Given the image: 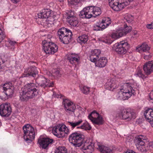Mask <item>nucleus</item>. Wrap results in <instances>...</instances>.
<instances>
[{
  "label": "nucleus",
  "mask_w": 153,
  "mask_h": 153,
  "mask_svg": "<svg viewBox=\"0 0 153 153\" xmlns=\"http://www.w3.org/2000/svg\"><path fill=\"white\" fill-rule=\"evenodd\" d=\"M111 23L110 18L106 17L103 19L100 24H97L94 26V30H102L108 26Z\"/></svg>",
  "instance_id": "nucleus-13"
},
{
  "label": "nucleus",
  "mask_w": 153,
  "mask_h": 153,
  "mask_svg": "<svg viewBox=\"0 0 153 153\" xmlns=\"http://www.w3.org/2000/svg\"><path fill=\"white\" fill-rule=\"evenodd\" d=\"M61 130V127L57 126L53 128L52 132L53 134L59 138L64 137V133Z\"/></svg>",
  "instance_id": "nucleus-24"
},
{
  "label": "nucleus",
  "mask_w": 153,
  "mask_h": 153,
  "mask_svg": "<svg viewBox=\"0 0 153 153\" xmlns=\"http://www.w3.org/2000/svg\"><path fill=\"white\" fill-rule=\"evenodd\" d=\"M142 136H138L135 137L134 139V142L137 148L141 152L146 151L145 146V140L142 138Z\"/></svg>",
  "instance_id": "nucleus-14"
},
{
  "label": "nucleus",
  "mask_w": 153,
  "mask_h": 153,
  "mask_svg": "<svg viewBox=\"0 0 153 153\" xmlns=\"http://www.w3.org/2000/svg\"><path fill=\"white\" fill-rule=\"evenodd\" d=\"M132 85L128 83L126 84L123 85L122 89L120 90V94H122L125 99L130 97L135 93V88L134 87V89L133 88Z\"/></svg>",
  "instance_id": "nucleus-8"
},
{
  "label": "nucleus",
  "mask_w": 153,
  "mask_h": 153,
  "mask_svg": "<svg viewBox=\"0 0 153 153\" xmlns=\"http://www.w3.org/2000/svg\"><path fill=\"white\" fill-rule=\"evenodd\" d=\"M93 8L94 10V17H95L101 14V11L100 7H93Z\"/></svg>",
  "instance_id": "nucleus-40"
},
{
  "label": "nucleus",
  "mask_w": 153,
  "mask_h": 153,
  "mask_svg": "<svg viewBox=\"0 0 153 153\" xmlns=\"http://www.w3.org/2000/svg\"><path fill=\"white\" fill-rule=\"evenodd\" d=\"M143 68L146 75L151 74L153 72V60L146 62L143 65Z\"/></svg>",
  "instance_id": "nucleus-19"
},
{
  "label": "nucleus",
  "mask_w": 153,
  "mask_h": 153,
  "mask_svg": "<svg viewBox=\"0 0 153 153\" xmlns=\"http://www.w3.org/2000/svg\"><path fill=\"white\" fill-rule=\"evenodd\" d=\"M120 3H119L118 5H117V4L116 5V7H119V6H120Z\"/></svg>",
  "instance_id": "nucleus-59"
},
{
  "label": "nucleus",
  "mask_w": 153,
  "mask_h": 153,
  "mask_svg": "<svg viewBox=\"0 0 153 153\" xmlns=\"http://www.w3.org/2000/svg\"><path fill=\"white\" fill-rule=\"evenodd\" d=\"M53 140L48 138H42L39 139L38 142L40 147L43 149H46L47 148L49 144L51 143Z\"/></svg>",
  "instance_id": "nucleus-20"
},
{
  "label": "nucleus",
  "mask_w": 153,
  "mask_h": 153,
  "mask_svg": "<svg viewBox=\"0 0 153 153\" xmlns=\"http://www.w3.org/2000/svg\"><path fill=\"white\" fill-rule=\"evenodd\" d=\"M68 59L69 60L70 63L72 64H73L75 62H78L79 61L78 56L74 54L69 55L68 57Z\"/></svg>",
  "instance_id": "nucleus-31"
},
{
  "label": "nucleus",
  "mask_w": 153,
  "mask_h": 153,
  "mask_svg": "<svg viewBox=\"0 0 153 153\" xmlns=\"http://www.w3.org/2000/svg\"><path fill=\"white\" fill-rule=\"evenodd\" d=\"M121 31H122L121 30H120L119 28L117 30L116 32L113 33L112 34V38L114 39H117L123 36Z\"/></svg>",
  "instance_id": "nucleus-35"
},
{
  "label": "nucleus",
  "mask_w": 153,
  "mask_h": 153,
  "mask_svg": "<svg viewBox=\"0 0 153 153\" xmlns=\"http://www.w3.org/2000/svg\"><path fill=\"white\" fill-rule=\"evenodd\" d=\"M52 12L49 9H44L42 10L41 12L38 14V16L39 18L48 19L49 17H51Z\"/></svg>",
  "instance_id": "nucleus-21"
},
{
  "label": "nucleus",
  "mask_w": 153,
  "mask_h": 153,
  "mask_svg": "<svg viewBox=\"0 0 153 153\" xmlns=\"http://www.w3.org/2000/svg\"><path fill=\"white\" fill-rule=\"evenodd\" d=\"M150 48L146 43H143L141 45H138L136 48V51L140 53L142 51L147 52L149 50Z\"/></svg>",
  "instance_id": "nucleus-27"
},
{
  "label": "nucleus",
  "mask_w": 153,
  "mask_h": 153,
  "mask_svg": "<svg viewBox=\"0 0 153 153\" xmlns=\"http://www.w3.org/2000/svg\"><path fill=\"white\" fill-rule=\"evenodd\" d=\"M42 43L43 49L46 53L53 54L58 51V46L52 42L44 40Z\"/></svg>",
  "instance_id": "nucleus-5"
},
{
  "label": "nucleus",
  "mask_w": 153,
  "mask_h": 153,
  "mask_svg": "<svg viewBox=\"0 0 153 153\" xmlns=\"http://www.w3.org/2000/svg\"><path fill=\"white\" fill-rule=\"evenodd\" d=\"M1 126V125H0V127Z\"/></svg>",
  "instance_id": "nucleus-60"
},
{
  "label": "nucleus",
  "mask_w": 153,
  "mask_h": 153,
  "mask_svg": "<svg viewBox=\"0 0 153 153\" xmlns=\"http://www.w3.org/2000/svg\"><path fill=\"white\" fill-rule=\"evenodd\" d=\"M84 136L77 132L72 133L69 137L70 142L75 147H79L83 144Z\"/></svg>",
  "instance_id": "nucleus-4"
},
{
  "label": "nucleus",
  "mask_w": 153,
  "mask_h": 153,
  "mask_svg": "<svg viewBox=\"0 0 153 153\" xmlns=\"http://www.w3.org/2000/svg\"><path fill=\"white\" fill-rule=\"evenodd\" d=\"M52 74L56 78H57L59 77H60L61 75L60 71L57 69H55L54 70Z\"/></svg>",
  "instance_id": "nucleus-43"
},
{
  "label": "nucleus",
  "mask_w": 153,
  "mask_h": 153,
  "mask_svg": "<svg viewBox=\"0 0 153 153\" xmlns=\"http://www.w3.org/2000/svg\"><path fill=\"white\" fill-rule=\"evenodd\" d=\"M1 89L4 90V92L6 93V95L10 97L13 94L14 92V87L12 85V83L9 82L4 84L3 87H1Z\"/></svg>",
  "instance_id": "nucleus-18"
},
{
  "label": "nucleus",
  "mask_w": 153,
  "mask_h": 153,
  "mask_svg": "<svg viewBox=\"0 0 153 153\" xmlns=\"http://www.w3.org/2000/svg\"><path fill=\"white\" fill-rule=\"evenodd\" d=\"M137 75L139 77L141 78L142 79H145L147 77V75H146L144 74L142 71L139 69L138 70Z\"/></svg>",
  "instance_id": "nucleus-41"
},
{
  "label": "nucleus",
  "mask_w": 153,
  "mask_h": 153,
  "mask_svg": "<svg viewBox=\"0 0 153 153\" xmlns=\"http://www.w3.org/2000/svg\"><path fill=\"white\" fill-rule=\"evenodd\" d=\"M105 148L106 149L105 151H103L104 153H113V150L112 149L108 146Z\"/></svg>",
  "instance_id": "nucleus-48"
},
{
  "label": "nucleus",
  "mask_w": 153,
  "mask_h": 153,
  "mask_svg": "<svg viewBox=\"0 0 153 153\" xmlns=\"http://www.w3.org/2000/svg\"><path fill=\"white\" fill-rule=\"evenodd\" d=\"M36 82L41 87L45 88L48 85L49 80L47 79L43 76H41L36 79Z\"/></svg>",
  "instance_id": "nucleus-23"
},
{
  "label": "nucleus",
  "mask_w": 153,
  "mask_h": 153,
  "mask_svg": "<svg viewBox=\"0 0 153 153\" xmlns=\"http://www.w3.org/2000/svg\"><path fill=\"white\" fill-rule=\"evenodd\" d=\"M101 53V51L99 49H94L91 51L89 57L90 60L93 62H95Z\"/></svg>",
  "instance_id": "nucleus-22"
},
{
  "label": "nucleus",
  "mask_w": 153,
  "mask_h": 153,
  "mask_svg": "<svg viewBox=\"0 0 153 153\" xmlns=\"http://www.w3.org/2000/svg\"><path fill=\"white\" fill-rule=\"evenodd\" d=\"M60 41L64 44H68L71 41L72 36L65 34L63 36H60L59 37Z\"/></svg>",
  "instance_id": "nucleus-29"
},
{
  "label": "nucleus",
  "mask_w": 153,
  "mask_h": 153,
  "mask_svg": "<svg viewBox=\"0 0 153 153\" xmlns=\"http://www.w3.org/2000/svg\"><path fill=\"white\" fill-rule=\"evenodd\" d=\"M89 88L85 86H83L81 88L82 92L85 94H88L89 92Z\"/></svg>",
  "instance_id": "nucleus-44"
},
{
  "label": "nucleus",
  "mask_w": 153,
  "mask_h": 153,
  "mask_svg": "<svg viewBox=\"0 0 153 153\" xmlns=\"http://www.w3.org/2000/svg\"><path fill=\"white\" fill-rule=\"evenodd\" d=\"M1 87H3V86H0V92L2 91V90H3V89L1 88Z\"/></svg>",
  "instance_id": "nucleus-58"
},
{
  "label": "nucleus",
  "mask_w": 153,
  "mask_h": 153,
  "mask_svg": "<svg viewBox=\"0 0 153 153\" xmlns=\"http://www.w3.org/2000/svg\"><path fill=\"white\" fill-rule=\"evenodd\" d=\"M57 34L59 37L65 36V34H68L70 36H72L73 35L72 32L69 29L65 27L60 29L57 32Z\"/></svg>",
  "instance_id": "nucleus-26"
},
{
  "label": "nucleus",
  "mask_w": 153,
  "mask_h": 153,
  "mask_svg": "<svg viewBox=\"0 0 153 153\" xmlns=\"http://www.w3.org/2000/svg\"><path fill=\"white\" fill-rule=\"evenodd\" d=\"M125 0H108L110 6L114 11H119L129 4V2L124 1Z\"/></svg>",
  "instance_id": "nucleus-6"
},
{
  "label": "nucleus",
  "mask_w": 153,
  "mask_h": 153,
  "mask_svg": "<svg viewBox=\"0 0 153 153\" xmlns=\"http://www.w3.org/2000/svg\"><path fill=\"white\" fill-rule=\"evenodd\" d=\"M66 15L67 21L76 17V13L72 10H70L66 12Z\"/></svg>",
  "instance_id": "nucleus-33"
},
{
  "label": "nucleus",
  "mask_w": 153,
  "mask_h": 153,
  "mask_svg": "<svg viewBox=\"0 0 153 153\" xmlns=\"http://www.w3.org/2000/svg\"><path fill=\"white\" fill-rule=\"evenodd\" d=\"M106 88L110 90H113L114 89L117 87V85L116 81L114 79H108L105 84Z\"/></svg>",
  "instance_id": "nucleus-25"
},
{
  "label": "nucleus",
  "mask_w": 153,
  "mask_h": 153,
  "mask_svg": "<svg viewBox=\"0 0 153 153\" xmlns=\"http://www.w3.org/2000/svg\"><path fill=\"white\" fill-rule=\"evenodd\" d=\"M59 127H61V131H63L64 128H65L66 126L63 124H59L57 125Z\"/></svg>",
  "instance_id": "nucleus-49"
},
{
  "label": "nucleus",
  "mask_w": 153,
  "mask_h": 153,
  "mask_svg": "<svg viewBox=\"0 0 153 153\" xmlns=\"http://www.w3.org/2000/svg\"><path fill=\"white\" fill-rule=\"evenodd\" d=\"M37 86L34 83H28L22 88L20 94V99L22 101H27L36 97L38 94Z\"/></svg>",
  "instance_id": "nucleus-1"
},
{
  "label": "nucleus",
  "mask_w": 153,
  "mask_h": 153,
  "mask_svg": "<svg viewBox=\"0 0 153 153\" xmlns=\"http://www.w3.org/2000/svg\"><path fill=\"white\" fill-rule=\"evenodd\" d=\"M23 129L24 139L29 143L32 142L35 137V133L33 127L30 125L28 124L23 127Z\"/></svg>",
  "instance_id": "nucleus-3"
},
{
  "label": "nucleus",
  "mask_w": 153,
  "mask_h": 153,
  "mask_svg": "<svg viewBox=\"0 0 153 153\" xmlns=\"http://www.w3.org/2000/svg\"><path fill=\"white\" fill-rule=\"evenodd\" d=\"M82 122V120H80L77 122H67L68 124L72 128H74L80 125Z\"/></svg>",
  "instance_id": "nucleus-37"
},
{
  "label": "nucleus",
  "mask_w": 153,
  "mask_h": 153,
  "mask_svg": "<svg viewBox=\"0 0 153 153\" xmlns=\"http://www.w3.org/2000/svg\"><path fill=\"white\" fill-rule=\"evenodd\" d=\"M77 128H80L87 131L91 130V127L88 123L85 122L83 123V124L80 127H77Z\"/></svg>",
  "instance_id": "nucleus-36"
},
{
  "label": "nucleus",
  "mask_w": 153,
  "mask_h": 153,
  "mask_svg": "<svg viewBox=\"0 0 153 153\" xmlns=\"http://www.w3.org/2000/svg\"><path fill=\"white\" fill-rule=\"evenodd\" d=\"M7 42L9 44L11 45L14 46L16 43V42L15 41H13L10 40H8L7 41Z\"/></svg>",
  "instance_id": "nucleus-53"
},
{
  "label": "nucleus",
  "mask_w": 153,
  "mask_h": 153,
  "mask_svg": "<svg viewBox=\"0 0 153 153\" xmlns=\"http://www.w3.org/2000/svg\"><path fill=\"white\" fill-rule=\"evenodd\" d=\"M38 73L36 68L34 66H30L26 68L23 74V76L24 77H35Z\"/></svg>",
  "instance_id": "nucleus-15"
},
{
  "label": "nucleus",
  "mask_w": 153,
  "mask_h": 153,
  "mask_svg": "<svg viewBox=\"0 0 153 153\" xmlns=\"http://www.w3.org/2000/svg\"><path fill=\"white\" fill-rule=\"evenodd\" d=\"M120 30H121V33L122 34L123 36L126 35L128 33L131 32V27L130 26H128L126 24L124 25L123 28L122 27L119 28Z\"/></svg>",
  "instance_id": "nucleus-30"
},
{
  "label": "nucleus",
  "mask_w": 153,
  "mask_h": 153,
  "mask_svg": "<svg viewBox=\"0 0 153 153\" xmlns=\"http://www.w3.org/2000/svg\"><path fill=\"white\" fill-rule=\"evenodd\" d=\"M54 85V82H50V80H49V82H48V85H47V87H52Z\"/></svg>",
  "instance_id": "nucleus-52"
},
{
  "label": "nucleus",
  "mask_w": 153,
  "mask_h": 153,
  "mask_svg": "<svg viewBox=\"0 0 153 153\" xmlns=\"http://www.w3.org/2000/svg\"><path fill=\"white\" fill-rule=\"evenodd\" d=\"M11 1L13 3L15 4L17 3L19 1V0H11Z\"/></svg>",
  "instance_id": "nucleus-56"
},
{
  "label": "nucleus",
  "mask_w": 153,
  "mask_h": 153,
  "mask_svg": "<svg viewBox=\"0 0 153 153\" xmlns=\"http://www.w3.org/2000/svg\"><path fill=\"white\" fill-rule=\"evenodd\" d=\"M129 47V45L127 42L122 41L115 44L112 48L117 53L123 55L126 53Z\"/></svg>",
  "instance_id": "nucleus-7"
},
{
  "label": "nucleus",
  "mask_w": 153,
  "mask_h": 153,
  "mask_svg": "<svg viewBox=\"0 0 153 153\" xmlns=\"http://www.w3.org/2000/svg\"><path fill=\"white\" fill-rule=\"evenodd\" d=\"M4 90H2L0 92V97L3 100H5L8 98V96L6 95V93L4 92Z\"/></svg>",
  "instance_id": "nucleus-42"
},
{
  "label": "nucleus",
  "mask_w": 153,
  "mask_h": 153,
  "mask_svg": "<svg viewBox=\"0 0 153 153\" xmlns=\"http://www.w3.org/2000/svg\"><path fill=\"white\" fill-rule=\"evenodd\" d=\"M144 116L146 121L153 127V109L148 108L144 112Z\"/></svg>",
  "instance_id": "nucleus-16"
},
{
  "label": "nucleus",
  "mask_w": 153,
  "mask_h": 153,
  "mask_svg": "<svg viewBox=\"0 0 153 153\" xmlns=\"http://www.w3.org/2000/svg\"><path fill=\"white\" fill-rule=\"evenodd\" d=\"M150 98L151 100H153V90L150 93Z\"/></svg>",
  "instance_id": "nucleus-54"
},
{
  "label": "nucleus",
  "mask_w": 153,
  "mask_h": 153,
  "mask_svg": "<svg viewBox=\"0 0 153 153\" xmlns=\"http://www.w3.org/2000/svg\"><path fill=\"white\" fill-rule=\"evenodd\" d=\"M5 37V36L4 33L3 32L2 30L0 28V43L2 41Z\"/></svg>",
  "instance_id": "nucleus-45"
},
{
  "label": "nucleus",
  "mask_w": 153,
  "mask_h": 153,
  "mask_svg": "<svg viewBox=\"0 0 153 153\" xmlns=\"http://www.w3.org/2000/svg\"><path fill=\"white\" fill-rule=\"evenodd\" d=\"M63 131L64 133V137L65 136V134H68L69 132V130L68 128L66 126L65 128L63 129Z\"/></svg>",
  "instance_id": "nucleus-51"
},
{
  "label": "nucleus",
  "mask_w": 153,
  "mask_h": 153,
  "mask_svg": "<svg viewBox=\"0 0 153 153\" xmlns=\"http://www.w3.org/2000/svg\"><path fill=\"white\" fill-rule=\"evenodd\" d=\"M62 103L66 114L68 115L71 114L72 115L74 114V111L76 109V107L72 102L67 99H64Z\"/></svg>",
  "instance_id": "nucleus-9"
},
{
  "label": "nucleus",
  "mask_w": 153,
  "mask_h": 153,
  "mask_svg": "<svg viewBox=\"0 0 153 153\" xmlns=\"http://www.w3.org/2000/svg\"><path fill=\"white\" fill-rule=\"evenodd\" d=\"M91 142H86L84 143L82 149L84 153H92L94 150V148H96L95 144Z\"/></svg>",
  "instance_id": "nucleus-17"
},
{
  "label": "nucleus",
  "mask_w": 153,
  "mask_h": 153,
  "mask_svg": "<svg viewBox=\"0 0 153 153\" xmlns=\"http://www.w3.org/2000/svg\"><path fill=\"white\" fill-rule=\"evenodd\" d=\"M136 114L134 110L128 108L120 109L115 117L116 118H119L127 121H130L136 118Z\"/></svg>",
  "instance_id": "nucleus-2"
},
{
  "label": "nucleus",
  "mask_w": 153,
  "mask_h": 153,
  "mask_svg": "<svg viewBox=\"0 0 153 153\" xmlns=\"http://www.w3.org/2000/svg\"><path fill=\"white\" fill-rule=\"evenodd\" d=\"M55 153H67V149L64 146H59L55 150Z\"/></svg>",
  "instance_id": "nucleus-38"
},
{
  "label": "nucleus",
  "mask_w": 153,
  "mask_h": 153,
  "mask_svg": "<svg viewBox=\"0 0 153 153\" xmlns=\"http://www.w3.org/2000/svg\"><path fill=\"white\" fill-rule=\"evenodd\" d=\"M69 20V21H67L68 22L70 25L73 26H76L78 23L77 19L76 17Z\"/></svg>",
  "instance_id": "nucleus-39"
},
{
  "label": "nucleus",
  "mask_w": 153,
  "mask_h": 153,
  "mask_svg": "<svg viewBox=\"0 0 153 153\" xmlns=\"http://www.w3.org/2000/svg\"><path fill=\"white\" fill-rule=\"evenodd\" d=\"M2 62L3 63H4L5 62L4 61L2 60V59L0 58V69L1 68V62Z\"/></svg>",
  "instance_id": "nucleus-57"
},
{
  "label": "nucleus",
  "mask_w": 153,
  "mask_h": 153,
  "mask_svg": "<svg viewBox=\"0 0 153 153\" xmlns=\"http://www.w3.org/2000/svg\"><path fill=\"white\" fill-rule=\"evenodd\" d=\"M88 118L94 123L97 125H101L104 123L102 117L95 111H93L88 115Z\"/></svg>",
  "instance_id": "nucleus-10"
},
{
  "label": "nucleus",
  "mask_w": 153,
  "mask_h": 153,
  "mask_svg": "<svg viewBox=\"0 0 153 153\" xmlns=\"http://www.w3.org/2000/svg\"><path fill=\"white\" fill-rule=\"evenodd\" d=\"M146 27L149 29H153V23L152 22L151 24L147 25Z\"/></svg>",
  "instance_id": "nucleus-50"
},
{
  "label": "nucleus",
  "mask_w": 153,
  "mask_h": 153,
  "mask_svg": "<svg viewBox=\"0 0 153 153\" xmlns=\"http://www.w3.org/2000/svg\"><path fill=\"white\" fill-rule=\"evenodd\" d=\"M96 62V66L100 68H103L105 66L107 62V60L105 57H102L100 58L97 61V60Z\"/></svg>",
  "instance_id": "nucleus-28"
},
{
  "label": "nucleus",
  "mask_w": 153,
  "mask_h": 153,
  "mask_svg": "<svg viewBox=\"0 0 153 153\" xmlns=\"http://www.w3.org/2000/svg\"><path fill=\"white\" fill-rule=\"evenodd\" d=\"M152 56L151 54L148 51L147 52H146V54H144V58L146 60L149 59L151 58Z\"/></svg>",
  "instance_id": "nucleus-46"
},
{
  "label": "nucleus",
  "mask_w": 153,
  "mask_h": 153,
  "mask_svg": "<svg viewBox=\"0 0 153 153\" xmlns=\"http://www.w3.org/2000/svg\"><path fill=\"white\" fill-rule=\"evenodd\" d=\"M93 6L85 8L80 13L79 16L82 18L89 19L91 17H94V14Z\"/></svg>",
  "instance_id": "nucleus-12"
},
{
  "label": "nucleus",
  "mask_w": 153,
  "mask_h": 153,
  "mask_svg": "<svg viewBox=\"0 0 153 153\" xmlns=\"http://www.w3.org/2000/svg\"><path fill=\"white\" fill-rule=\"evenodd\" d=\"M82 0H68V1L71 4L76 5L77 3L80 2Z\"/></svg>",
  "instance_id": "nucleus-47"
},
{
  "label": "nucleus",
  "mask_w": 153,
  "mask_h": 153,
  "mask_svg": "<svg viewBox=\"0 0 153 153\" xmlns=\"http://www.w3.org/2000/svg\"><path fill=\"white\" fill-rule=\"evenodd\" d=\"M12 112V109L10 104L4 103L0 105V115L4 117L9 116Z\"/></svg>",
  "instance_id": "nucleus-11"
},
{
  "label": "nucleus",
  "mask_w": 153,
  "mask_h": 153,
  "mask_svg": "<svg viewBox=\"0 0 153 153\" xmlns=\"http://www.w3.org/2000/svg\"><path fill=\"white\" fill-rule=\"evenodd\" d=\"M88 39V36L85 34L79 36L77 39V40L78 42L82 44L86 43Z\"/></svg>",
  "instance_id": "nucleus-32"
},
{
  "label": "nucleus",
  "mask_w": 153,
  "mask_h": 153,
  "mask_svg": "<svg viewBox=\"0 0 153 153\" xmlns=\"http://www.w3.org/2000/svg\"><path fill=\"white\" fill-rule=\"evenodd\" d=\"M96 148L98 150L102 153H104L103 152L105 151L106 149L105 147L107 146L101 144L100 143H98L95 144Z\"/></svg>",
  "instance_id": "nucleus-34"
},
{
  "label": "nucleus",
  "mask_w": 153,
  "mask_h": 153,
  "mask_svg": "<svg viewBox=\"0 0 153 153\" xmlns=\"http://www.w3.org/2000/svg\"><path fill=\"white\" fill-rule=\"evenodd\" d=\"M124 153H136L132 150H128L126 152Z\"/></svg>",
  "instance_id": "nucleus-55"
}]
</instances>
